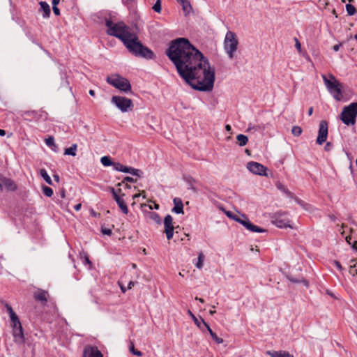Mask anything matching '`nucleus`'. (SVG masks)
<instances>
[{
    "instance_id": "nucleus-53",
    "label": "nucleus",
    "mask_w": 357,
    "mask_h": 357,
    "mask_svg": "<svg viewBox=\"0 0 357 357\" xmlns=\"http://www.w3.org/2000/svg\"><path fill=\"white\" fill-rule=\"evenodd\" d=\"M84 264H89L90 266L91 265V262L89 260V257L86 255H84Z\"/></svg>"
},
{
    "instance_id": "nucleus-24",
    "label": "nucleus",
    "mask_w": 357,
    "mask_h": 357,
    "mask_svg": "<svg viewBox=\"0 0 357 357\" xmlns=\"http://www.w3.org/2000/svg\"><path fill=\"white\" fill-rule=\"evenodd\" d=\"M188 314L191 317L192 320L194 321V323L196 324V326L202 331H204V326L202 324V319H203L202 317L199 319L197 318L194 314L192 313L190 310H188Z\"/></svg>"
},
{
    "instance_id": "nucleus-44",
    "label": "nucleus",
    "mask_w": 357,
    "mask_h": 357,
    "mask_svg": "<svg viewBox=\"0 0 357 357\" xmlns=\"http://www.w3.org/2000/svg\"><path fill=\"white\" fill-rule=\"evenodd\" d=\"M294 40H295V47L298 50V52L301 53V44L296 38H295Z\"/></svg>"
},
{
    "instance_id": "nucleus-32",
    "label": "nucleus",
    "mask_w": 357,
    "mask_h": 357,
    "mask_svg": "<svg viewBox=\"0 0 357 357\" xmlns=\"http://www.w3.org/2000/svg\"><path fill=\"white\" fill-rule=\"evenodd\" d=\"M287 278L288 280H289L291 282H294V283H303L306 287L308 286V282L305 279H296V278H294V277L289 275V276H287Z\"/></svg>"
},
{
    "instance_id": "nucleus-39",
    "label": "nucleus",
    "mask_w": 357,
    "mask_h": 357,
    "mask_svg": "<svg viewBox=\"0 0 357 357\" xmlns=\"http://www.w3.org/2000/svg\"><path fill=\"white\" fill-rule=\"evenodd\" d=\"M248 220V217L244 215H241V216H238V218L236 219V221L243 225V223L247 222Z\"/></svg>"
},
{
    "instance_id": "nucleus-13",
    "label": "nucleus",
    "mask_w": 357,
    "mask_h": 357,
    "mask_svg": "<svg viewBox=\"0 0 357 357\" xmlns=\"http://www.w3.org/2000/svg\"><path fill=\"white\" fill-rule=\"evenodd\" d=\"M13 335L15 343L23 344L24 342V336L22 326L13 330Z\"/></svg>"
},
{
    "instance_id": "nucleus-62",
    "label": "nucleus",
    "mask_w": 357,
    "mask_h": 357,
    "mask_svg": "<svg viewBox=\"0 0 357 357\" xmlns=\"http://www.w3.org/2000/svg\"><path fill=\"white\" fill-rule=\"evenodd\" d=\"M120 288H121V290L122 291L123 293H125L127 291V289H128L127 288H126L123 285H120Z\"/></svg>"
},
{
    "instance_id": "nucleus-10",
    "label": "nucleus",
    "mask_w": 357,
    "mask_h": 357,
    "mask_svg": "<svg viewBox=\"0 0 357 357\" xmlns=\"http://www.w3.org/2000/svg\"><path fill=\"white\" fill-rule=\"evenodd\" d=\"M328 133V124L326 121L322 120L319 123L318 136L317 138V143L319 145L323 144L326 142Z\"/></svg>"
},
{
    "instance_id": "nucleus-47",
    "label": "nucleus",
    "mask_w": 357,
    "mask_h": 357,
    "mask_svg": "<svg viewBox=\"0 0 357 357\" xmlns=\"http://www.w3.org/2000/svg\"><path fill=\"white\" fill-rule=\"evenodd\" d=\"M333 148V144L331 142H327L324 146V149L326 151H330Z\"/></svg>"
},
{
    "instance_id": "nucleus-54",
    "label": "nucleus",
    "mask_w": 357,
    "mask_h": 357,
    "mask_svg": "<svg viewBox=\"0 0 357 357\" xmlns=\"http://www.w3.org/2000/svg\"><path fill=\"white\" fill-rule=\"evenodd\" d=\"M258 129H259L258 126H249V127L248 128V131H250L252 130H257Z\"/></svg>"
},
{
    "instance_id": "nucleus-34",
    "label": "nucleus",
    "mask_w": 357,
    "mask_h": 357,
    "mask_svg": "<svg viewBox=\"0 0 357 357\" xmlns=\"http://www.w3.org/2000/svg\"><path fill=\"white\" fill-rule=\"evenodd\" d=\"M346 10L349 15H353L356 12V8L350 3L346 5Z\"/></svg>"
},
{
    "instance_id": "nucleus-58",
    "label": "nucleus",
    "mask_w": 357,
    "mask_h": 357,
    "mask_svg": "<svg viewBox=\"0 0 357 357\" xmlns=\"http://www.w3.org/2000/svg\"><path fill=\"white\" fill-rule=\"evenodd\" d=\"M60 195L61 198H64L66 196V191L64 189L61 190L60 191Z\"/></svg>"
},
{
    "instance_id": "nucleus-9",
    "label": "nucleus",
    "mask_w": 357,
    "mask_h": 357,
    "mask_svg": "<svg viewBox=\"0 0 357 357\" xmlns=\"http://www.w3.org/2000/svg\"><path fill=\"white\" fill-rule=\"evenodd\" d=\"M111 102L122 112H127L132 110L133 107L132 101L126 97L114 96L112 98Z\"/></svg>"
},
{
    "instance_id": "nucleus-48",
    "label": "nucleus",
    "mask_w": 357,
    "mask_h": 357,
    "mask_svg": "<svg viewBox=\"0 0 357 357\" xmlns=\"http://www.w3.org/2000/svg\"><path fill=\"white\" fill-rule=\"evenodd\" d=\"M52 10H53L54 13L56 15H60V10L59 9V8L56 6H52Z\"/></svg>"
},
{
    "instance_id": "nucleus-25",
    "label": "nucleus",
    "mask_w": 357,
    "mask_h": 357,
    "mask_svg": "<svg viewBox=\"0 0 357 357\" xmlns=\"http://www.w3.org/2000/svg\"><path fill=\"white\" fill-rule=\"evenodd\" d=\"M116 203H117L119 207L120 208V209L121 210V211L124 214H127L128 213V208L127 204L125 202L123 199H122V198L116 199Z\"/></svg>"
},
{
    "instance_id": "nucleus-60",
    "label": "nucleus",
    "mask_w": 357,
    "mask_h": 357,
    "mask_svg": "<svg viewBox=\"0 0 357 357\" xmlns=\"http://www.w3.org/2000/svg\"><path fill=\"white\" fill-rule=\"evenodd\" d=\"M60 0H52V6H57V4H59Z\"/></svg>"
},
{
    "instance_id": "nucleus-16",
    "label": "nucleus",
    "mask_w": 357,
    "mask_h": 357,
    "mask_svg": "<svg viewBox=\"0 0 357 357\" xmlns=\"http://www.w3.org/2000/svg\"><path fill=\"white\" fill-rule=\"evenodd\" d=\"M1 182L2 188L5 187L8 190L14 191L17 188L15 182L10 178H3L1 180Z\"/></svg>"
},
{
    "instance_id": "nucleus-43",
    "label": "nucleus",
    "mask_w": 357,
    "mask_h": 357,
    "mask_svg": "<svg viewBox=\"0 0 357 357\" xmlns=\"http://www.w3.org/2000/svg\"><path fill=\"white\" fill-rule=\"evenodd\" d=\"M225 214L227 215V217L234 220L236 221V219L238 218L239 215H235L231 211H226L225 212Z\"/></svg>"
},
{
    "instance_id": "nucleus-15",
    "label": "nucleus",
    "mask_w": 357,
    "mask_h": 357,
    "mask_svg": "<svg viewBox=\"0 0 357 357\" xmlns=\"http://www.w3.org/2000/svg\"><path fill=\"white\" fill-rule=\"evenodd\" d=\"M243 226L252 232L263 233L266 231L264 229L253 225L249 220L247 222L243 223Z\"/></svg>"
},
{
    "instance_id": "nucleus-51",
    "label": "nucleus",
    "mask_w": 357,
    "mask_h": 357,
    "mask_svg": "<svg viewBox=\"0 0 357 357\" xmlns=\"http://www.w3.org/2000/svg\"><path fill=\"white\" fill-rule=\"evenodd\" d=\"M22 324L20 322H11V326L13 328V330L15 329L16 328L21 326Z\"/></svg>"
},
{
    "instance_id": "nucleus-5",
    "label": "nucleus",
    "mask_w": 357,
    "mask_h": 357,
    "mask_svg": "<svg viewBox=\"0 0 357 357\" xmlns=\"http://www.w3.org/2000/svg\"><path fill=\"white\" fill-rule=\"evenodd\" d=\"M356 116L357 102H352L343 108L340 114V119L347 126L354 125L356 123Z\"/></svg>"
},
{
    "instance_id": "nucleus-56",
    "label": "nucleus",
    "mask_w": 357,
    "mask_h": 357,
    "mask_svg": "<svg viewBox=\"0 0 357 357\" xmlns=\"http://www.w3.org/2000/svg\"><path fill=\"white\" fill-rule=\"evenodd\" d=\"M134 285H135V282L130 281L128 284L127 289H130Z\"/></svg>"
},
{
    "instance_id": "nucleus-2",
    "label": "nucleus",
    "mask_w": 357,
    "mask_h": 357,
    "mask_svg": "<svg viewBox=\"0 0 357 357\" xmlns=\"http://www.w3.org/2000/svg\"><path fill=\"white\" fill-rule=\"evenodd\" d=\"M123 44L128 51L136 56L147 59H152L155 56L153 51L144 46L133 33L123 42Z\"/></svg>"
},
{
    "instance_id": "nucleus-4",
    "label": "nucleus",
    "mask_w": 357,
    "mask_h": 357,
    "mask_svg": "<svg viewBox=\"0 0 357 357\" xmlns=\"http://www.w3.org/2000/svg\"><path fill=\"white\" fill-rule=\"evenodd\" d=\"M321 77L328 92L334 99L340 101L342 99V84L332 74L329 75L330 79H328L325 75H322Z\"/></svg>"
},
{
    "instance_id": "nucleus-23",
    "label": "nucleus",
    "mask_w": 357,
    "mask_h": 357,
    "mask_svg": "<svg viewBox=\"0 0 357 357\" xmlns=\"http://www.w3.org/2000/svg\"><path fill=\"white\" fill-rule=\"evenodd\" d=\"M182 6V8L185 15L192 12V8L188 0H183L179 3Z\"/></svg>"
},
{
    "instance_id": "nucleus-63",
    "label": "nucleus",
    "mask_w": 357,
    "mask_h": 357,
    "mask_svg": "<svg viewBox=\"0 0 357 357\" xmlns=\"http://www.w3.org/2000/svg\"><path fill=\"white\" fill-rule=\"evenodd\" d=\"M345 239H346V241H347L349 244H351V236H346Z\"/></svg>"
},
{
    "instance_id": "nucleus-27",
    "label": "nucleus",
    "mask_w": 357,
    "mask_h": 357,
    "mask_svg": "<svg viewBox=\"0 0 357 357\" xmlns=\"http://www.w3.org/2000/svg\"><path fill=\"white\" fill-rule=\"evenodd\" d=\"M77 149V145L76 144H73L70 147L65 149L64 154L72 155V156H75Z\"/></svg>"
},
{
    "instance_id": "nucleus-55",
    "label": "nucleus",
    "mask_w": 357,
    "mask_h": 357,
    "mask_svg": "<svg viewBox=\"0 0 357 357\" xmlns=\"http://www.w3.org/2000/svg\"><path fill=\"white\" fill-rule=\"evenodd\" d=\"M342 46V44H337V45H335L333 47V49L335 52H337L340 47Z\"/></svg>"
},
{
    "instance_id": "nucleus-38",
    "label": "nucleus",
    "mask_w": 357,
    "mask_h": 357,
    "mask_svg": "<svg viewBox=\"0 0 357 357\" xmlns=\"http://www.w3.org/2000/svg\"><path fill=\"white\" fill-rule=\"evenodd\" d=\"M45 143L48 146H56L53 137H49L45 139Z\"/></svg>"
},
{
    "instance_id": "nucleus-14",
    "label": "nucleus",
    "mask_w": 357,
    "mask_h": 357,
    "mask_svg": "<svg viewBox=\"0 0 357 357\" xmlns=\"http://www.w3.org/2000/svg\"><path fill=\"white\" fill-rule=\"evenodd\" d=\"M84 357H103V355L97 347H91L84 349Z\"/></svg>"
},
{
    "instance_id": "nucleus-18",
    "label": "nucleus",
    "mask_w": 357,
    "mask_h": 357,
    "mask_svg": "<svg viewBox=\"0 0 357 357\" xmlns=\"http://www.w3.org/2000/svg\"><path fill=\"white\" fill-rule=\"evenodd\" d=\"M202 324L204 326V328L208 331V333H210L212 339L218 344H221L223 342V340L219 337L217 336V335L213 333V331H212V329L210 328L209 325L206 323L204 321V319H202Z\"/></svg>"
},
{
    "instance_id": "nucleus-40",
    "label": "nucleus",
    "mask_w": 357,
    "mask_h": 357,
    "mask_svg": "<svg viewBox=\"0 0 357 357\" xmlns=\"http://www.w3.org/2000/svg\"><path fill=\"white\" fill-rule=\"evenodd\" d=\"M355 264L354 265H350V268H349V273L353 275V276H356L357 275V269L355 268Z\"/></svg>"
},
{
    "instance_id": "nucleus-61",
    "label": "nucleus",
    "mask_w": 357,
    "mask_h": 357,
    "mask_svg": "<svg viewBox=\"0 0 357 357\" xmlns=\"http://www.w3.org/2000/svg\"><path fill=\"white\" fill-rule=\"evenodd\" d=\"M54 177V179L56 181V182H59V176L58 174H54L53 176Z\"/></svg>"
},
{
    "instance_id": "nucleus-64",
    "label": "nucleus",
    "mask_w": 357,
    "mask_h": 357,
    "mask_svg": "<svg viewBox=\"0 0 357 357\" xmlns=\"http://www.w3.org/2000/svg\"><path fill=\"white\" fill-rule=\"evenodd\" d=\"M352 248H353L354 249L357 250V241H354V243L352 244Z\"/></svg>"
},
{
    "instance_id": "nucleus-1",
    "label": "nucleus",
    "mask_w": 357,
    "mask_h": 357,
    "mask_svg": "<svg viewBox=\"0 0 357 357\" xmlns=\"http://www.w3.org/2000/svg\"><path fill=\"white\" fill-rule=\"evenodd\" d=\"M166 54L175 66L178 75L192 89L204 92L213 90L215 79V68L188 39L178 38L172 40Z\"/></svg>"
},
{
    "instance_id": "nucleus-6",
    "label": "nucleus",
    "mask_w": 357,
    "mask_h": 357,
    "mask_svg": "<svg viewBox=\"0 0 357 357\" xmlns=\"http://www.w3.org/2000/svg\"><path fill=\"white\" fill-rule=\"evenodd\" d=\"M107 82L121 91L128 93L131 91V84L129 80L119 75H112L107 77Z\"/></svg>"
},
{
    "instance_id": "nucleus-30",
    "label": "nucleus",
    "mask_w": 357,
    "mask_h": 357,
    "mask_svg": "<svg viewBox=\"0 0 357 357\" xmlns=\"http://www.w3.org/2000/svg\"><path fill=\"white\" fill-rule=\"evenodd\" d=\"M102 165L105 167L112 166L113 162L109 156H103L100 158Z\"/></svg>"
},
{
    "instance_id": "nucleus-20",
    "label": "nucleus",
    "mask_w": 357,
    "mask_h": 357,
    "mask_svg": "<svg viewBox=\"0 0 357 357\" xmlns=\"http://www.w3.org/2000/svg\"><path fill=\"white\" fill-rule=\"evenodd\" d=\"M266 354L271 357H294L286 351H267Z\"/></svg>"
},
{
    "instance_id": "nucleus-28",
    "label": "nucleus",
    "mask_w": 357,
    "mask_h": 357,
    "mask_svg": "<svg viewBox=\"0 0 357 357\" xmlns=\"http://www.w3.org/2000/svg\"><path fill=\"white\" fill-rule=\"evenodd\" d=\"M236 139L238 141V143L239 146H243L246 145V144L248 142V138L245 135L243 134H239L236 136Z\"/></svg>"
},
{
    "instance_id": "nucleus-42",
    "label": "nucleus",
    "mask_w": 357,
    "mask_h": 357,
    "mask_svg": "<svg viewBox=\"0 0 357 357\" xmlns=\"http://www.w3.org/2000/svg\"><path fill=\"white\" fill-rule=\"evenodd\" d=\"M130 350L134 355H136L137 356H142V353L138 350H135L133 345L131 346V347L130 348Z\"/></svg>"
},
{
    "instance_id": "nucleus-41",
    "label": "nucleus",
    "mask_w": 357,
    "mask_h": 357,
    "mask_svg": "<svg viewBox=\"0 0 357 357\" xmlns=\"http://www.w3.org/2000/svg\"><path fill=\"white\" fill-rule=\"evenodd\" d=\"M10 322H20L15 312L11 313L10 315Z\"/></svg>"
},
{
    "instance_id": "nucleus-33",
    "label": "nucleus",
    "mask_w": 357,
    "mask_h": 357,
    "mask_svg": "<svg viewBox=\"0 0 357 357\" xmlns=\"http://www.w3.org/2000/svg\"><path fill=\"white\" fill-rule=\"evenodd\" d=\"M128 171L126 173L131 174L135 176H137L139 177L141 176L142 172L138 169H135L131 167H128Z\"/></svg>"
},
{
    "instance_id": "nucleus-19",
    "label": "nucleus",
    "mask_w": 357,
    "mask_h": 357,
    "mask_svg": "<svg viewBox=\"0 0 357 357\" xmlns=\"http://www.w3.org/2000/svg\"><path fill=\"white\" fill-rule=\"evenodd\" d=\"M145 215H146V219L149 222H155V223H157V224H160L161 223L160 217L155 212L149 211V212L146 213Z\"/></svg>"
},
{
    "instance_id": "nucleus-37",
    "label": "nucleus",
    "mask_w": 357,
    "mask_h": 357,
    "mask_svg": "<svg viewBox=\"0 0 357 357\" xmlns=\"http://www.w3.org/2000/svg\"><path fill=\"white\" fill-rule=\"evenodd\" d=\"M152 8L155 12L160 13V11H161V1L157 0Z\"/></svg>"
},
{
    "instance_id": "nucleus-35",
    "label": "nucleus",
    "mask_w": 357,
    "mask_h": 357,
    "mask_svg": "<svg viewBox=\"0 0 357 357\" xmlns=\"http://www.w3.org/2000/svg\"><path fill=\"white\" fill-rule=\"evenodd\" d=\"M43 192L45 196L50 197L53 195V190L48 186H43Z\"/></svg>"
},
{
    "instance_id": "nucleus-22",
    "label": "nucleus",
    "mask_w": 357,
    "mask_h": 357,
    "mask_svg": "<svg viewBox=\"0 0 357 357\" xmlns=\"http://www.w3.org/2000/svg\"><path fill=\"white\" fill-rule=\"evenodd\" d=\"M39 5L40 6V10L43 12V17L45 18L49 17L51 13L49 4L45 1H40Z\"/></svg>"
},
{
    "instance_id": "nucleus-21",
    "label": "nucleus",
    "mask_w": 357,
    "mask_h": 357,
    "mask_svg": "<svg viewBox=\"0 0 357 357\" xmlns=\"http://www.w3.org/2000/svg\"><path fill=\"white\" fill-rule=\"evenodd\" d=\"M48 292L45 290L39 289L34 294V298L36 301L46 302L47 301Z\"/></svg>"
},
{
    "instance_id": "nucleus-52",
    "label": "nucleus",
    "mask_w": 357,
    "mask_h": 357,
    "mask_svg": "<svg viewBox=\"0 0 357 357\" xmlns=\"http://www.w3.org/2000/svg\"><path fill=\"white\" fill-rule=\"evenodd\" d=\"M334 264L336 266V267L340 271H342L343 270V268H342V265L340 264V263L338 261H334Z\"/></svg>"
},
{
    "instance_id": "nucleus-49",
    "label": "nucleus",
    "mask_w": 357,
    "mask_h": 357,
    "mask_svg": "<svg viewBox=\"0 0 357 357\" xmlns=\"http://www.w3.org/2000/svg\"><path fill=\"white\" fill-rule=\"evenodd\" d=\"M102 233L109 236L112 234V230L110 229L104 228L102 229Z\"/></svg>"
},
{
    "instance_id": "nucleus-3",
    "label": "nucleus",
    "mask_w": 357,
    "mask_h": 357,
    "mask_svg": "<svg viewBox=\"0 0 357 357\" xmlns=\"http://www.w3.org/2000/svg\"><path fill=\"white\" fill-rule=\"evenodd\" d=\"M105 25L108 28L107 34L119 38L123 43L132 33L130 28L122 22L115 23L111 20H106Z\"/></svg>"
},
{
    "instance_id": "nucleus-11",
    "label": "nucleus",
    "mask_w": 357,
    "mask_h": 357,
    "mask_svg": "<svg viewBox=\"0 0 357 357\" xmlns=\"http://www.w3.org/2000/svg\"><path fill=\"white\" fill-rule=\"evenodd\" d=\"M247 169L252 172V174L261 175V176H266V168L261 164L251 161L248 162L247 164Z\"/></svg>"
},
{
    "instance_id": "nucleus-45",
    "label": "nucleus",
    "mask_w": 357,
    "mask_h": 357,
    "mask_svg": "<svg viewBox=\"0 0 357 357\" xmlns=\"http://www.w3.org/2000/svg\"><path fill=\"white\" fill-rule=\"evenodd\" d=\"M137 180L132 178V177H130V176H126L124 178V179L123 180L122 183H125V182H130V183H134V182H136Z\"/></svg>"
},
{
    "instance_id": "nucleus-26",
    "label": "nucleus",
    "mask_w": 357,
    "mask_h": 357,
    "mask_svg": "<svg viewBox=\"0 0 357 357\" xmlns=\"http://www.w3.org/2000/svg\"><path fill=\"white\" fill-rule=\"evenodd\" d=\"M112 167L114 170L118 171V172L126 173L128 171V167L124 166L123 165L121 164L120 162H113Z\"/></svg>"
},
{
    "instance_id": "nucleus-36",
    "label": "nucleus",
    "mask_w": 357,
    "mask_h": 357,
    "mask_svg": "<svg viewBox=\"0 0 357 357\" xmlns=\"http://www.w3.org/2000/svg\"><path fill=\"white\" fill-rule=\"evenodd\" d=\"M291 132L294 136L298 137L302 133V128L300 126H295L292 128Z\"/></svg>"
},
{
    "instance_id": "nucleus-50",
    "label": "nucleus",
    "mask_w": 357,
    "mask_h": 357,
    "mask_svg": "<svg viewBox=\"0 0 357 357\" xmlns=\"http://www.w3.org/2000/svg\"><path fill=\"white\" fill-rule=\"evenodd\" d=\"M6 308L7 312H8L9 315H10V314H11V313L15 312L13 311V310L12 307H11L10 305H8V304H6Z\"/></svg>"
},
{
    "instance_id": "nucleus-57",
    "label": "nucleus",
    "mask_w": 357,
    "mask_h": 357,
    "mask_svg": "<svg viewBox=\"0 0 357 357\" xmlns=\"http://www.w3.org/2000/svg\"><path fill=\"white\" fill-rule=\"evenodd\" d=\"M81 207H82V204L79 203V204H76L74 206V208H75V211H78L80 210Z\"/></svg>"
},
{
    "instance_id": "nucleus-46",
    "label": "nucleus",
    "mask_w": 357,
    "mask_h": 357,
    "mask_svg": "<svg viewBox=\"0 0 357 357\" xmlns=\"http://www.w3.org/2000/svg\"><path fill=\"white\" fill-rule=\"evenodd\" d=\"M111 191H112V195L114 197V199H115L116 202V199L121 198L120 196L118 195L117 192H116L114 188H112Z\"/></svg>"
},
{
    "instance_id": "nucleus-7",
    "label": "nucleus",
    "mask_w": 357,
    "mask_h": 357,
    "mask_svg": "<svg viewBox=\"0 0 357 357\" xmlns=\"http://www.w3.org/2000/svg\"><path fill=\"white\" fill-rule=\"evenodd\" d=\"M238 44V40L236 38L235 33L231 31H227L224 41V49L230 59L234 57V53L237 50Z\"/></svg>"
},
{
    "instance_id": "nucleus-17",
    "label": "nucleus",
    "mask_w": 357,
    "mask_h": 357,
    "mask_svg": "<svg viewBox=\"0 0 357 357\" xmlns=\"http://www.w3.org/2000/svg\"><path fill=\"white\" fill-rule=\"evenodd\" d=\"M174 206L172 208V211L179 214L183 213V204L182 200L180 198H174Z\"/></svg>"
},
{
    "instance_id": "nucleus-12",
    "label": "nucleus",
    "mask_w": 357,
    "mask_h": 357,
    "mask_svg": "<svg viewBox=\"0 0 357 357\" xmlns=\"http://www.w3.org/2000/svg\"><path fill=\"white\" fill-rule=\"evenodd\" d=\"M165 233L167 238L170 240L174 235L173 218L170 215H167L164 220Z\"/></svg>"
},
{
    "instance_id": "nucleus-8",
    "label": "nucleus",
    "mask_w": 357,
    "mask_h": 357,
    "mask_svg": "<svg viewBox=\"0 0 357 357\" xmlns=\"http://www.w3.org/2000/svg\"><path fill=\"white\" fill-rule=\"evenodd\" d=\"M271 222L279 228H294L290 224L288 214L285 212L278 211L273 213L271 217Z\"/></svg>"
},
{
    "instance_id": "nucleus-29",
    "label": "nucleus",
    "mask_w": 357,
    "mask_h": 357,
    "mask_svg": "<svg viewBox=\"0 0 357 357\" xmlns=\"http://www.w3.org/2000/svg\"><path fill=\"white\" fill-rule=\"evenodd\" d=\"M40 175L49 185H52V181L45 169H41L40 170Z\"/></svg>"
},
{
    "instance_id": "nucleus-31",
    "label": "nucleus",
    "mask_w": 357,
    "mask_h": 357,
    "mask_svg": "<svg viewBox=\"0 0 357 357\" xmlns=\"http://www.w3.org/2000/svg\"><path fill=\"white\" fill-rule=\"evenodd\" d=\"M204 255L202 252H199L198 255V260L197 264H195L196 267L199 269L202 268L203 266L204 261Z\"/></svg>"
},
{
    "instance_id": "nucleus-59",
    "label": "nucleus",
    "mask_w": 357,
    "mask_h": 357,
    "mask_svg": "<svg viewBox=\"0 0 357 357\" xmlns=\"http://www.w3.org/2000/svg\"><path fill=\"white\" fill-rule=\"evenodd\" d=\"M312 113H313V107H311L309 108L307 114L309 116H311L312 114Z\"/></svg>"
}]
</instances>
